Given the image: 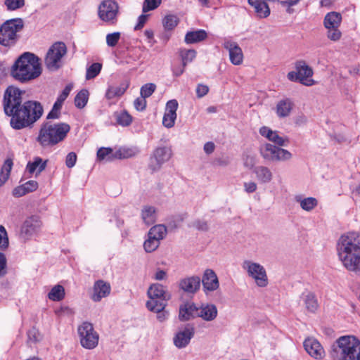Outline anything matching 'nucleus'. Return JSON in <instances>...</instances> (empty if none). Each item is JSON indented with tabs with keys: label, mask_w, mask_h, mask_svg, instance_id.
<instances>
[{
	"label": "nucleus",
	"mask_w": 360,
	"mask_h": 360,
	"mask_svg": "<svg viewBox=\"0 0 360 360\" xmlns=\"http://www.w3.org/2000/svg\"><path fill=\"white\" fill-rule=\"evenodd\" d=\"M333 360H360V341L354 336L340 337L331 346Z\"/></svg>",
	"instance_id": "20e7f679"
},
{
	"label": "nucleus",
	"mask_w": 360,
	"mask_h": 360,
	"mask_svg": "<svg viewBox=\"0 0 360 360\" xmlns=\"http://www.w3.org/2000/svg\"><path fill=\"white\" fill-rule=\"evenodd\" d=\"M4 5L7 10L15 11L24 6L25 0H5Z\"/></svg>",
	"instance_id": "09e8293b"
},
{
	"label": "nucleus",
	"mask_w": 360,
	"mask_h": 360,
	"mask_svg": "<svg viewBox=\"0 0 360 360\" xmlns=\"http://www.w3.org/2000/svg\"><path fill=\"white\" fill-rule=\"evenodd\" d=\"M27 193L26 192L25 188L23 186V185H21V186H19L15 188L13 191V195L15 197H21V196L26 195Z\"/></svg>",
	"instance_id": "69168bd1"
},
{
	"label": "nucleus",
	"mask_w": 360,
	"mask_h": 360,
	"mask_svg": "<svg viewBox=\"0 0 360 360\" xmlns=\"http://www.w3.org/2000/svg\"><path fill=\"white\" fill-rule=\"evenodd\" d=\"M121 37V34L119 32L110 33L106 35V44L110 47L115 46Z\"/></svg>",
	"instance_id": "603ef678"
},
{
	"label": "nucleus",
	"mask_w": 360,
	"mask_h": 360,
	"mask_svg": "<svg viewBox=\"0 0 360 360\" xmlns=\"http://www.w3.org/2000/svg\"><path fill=\"white\" fill-rule=\"evenodd\" d=\"M129 86V83L128 82H122L118 86L109 85L105 95L106 99L112 100L121 97L125 93Z\"/></svg>",
	"instance_id": "bb28decb"
},
{
	"label": "nucleus",
	"mask_w": 360,
	"mask_h": 360,
	"mask_svg": "<svg viewBox=\"0 0 360 360\" xmlns=\"http://www.w3.org/2000/svg\"><path fill=\"white\" fill-rule=\"evenodd\" d=\"M41 74V67L39 58L30 52L22 54L11 69V75L22 83L33 80L39 77Z\"/></svg>",
	"instance_id": "7ed1b4c3"
},
{
	"label": "nucleus",
	"mask_w": 360,
	"mask_h": 360,
	"mask_svg": "<svg viewBox=\"0 0 360 360\" xmlns=\"http://www.w3.org/2000/svg\"><path fill=\"white\" fill-rule=\"evenodd\" d=\"M65 289L60 285L52 288L48 294V297L52 301H60L65 297Z\"/></svg>",
	"instance_id": "4c0bfd02"
},
{
	"label": "nucleus",
	"mask_w": 360,
	"mask_h": 360,
	"mask_svg": "<svg viewBox=\"0 0 360 360\" xmlns=\"http://www.w3.org/2000/svg\"><path fill=\"white\" fill-rule=\"evenodd\" d=\"M167 302L162 299H150L146 302V307L150 311L160 312L165 309L167 306Z\"/></svg>",
	"instance_id": "c9c22d12"
},
{
	"label": "nucleus",
	"mask_w": 360,
	"mask_h": 360,
	"mask_svg": "<svg viewBox=\"0 0 360 360\" xmlns=\"http://www.w3.org/2000/svg\"><path fill=\"white\" fill-rule=\"evenodd\" d=\"M195 334V328L193 325L187 324L184 328L180 329L173 338L174 345L179 349L186 347Z\"/></svg>",
	"instance_id": "4468645a"
},
{
	"label": "nucleus",
	"mask_w": 360,
	"mask_h": 360,
	"mask_svg": "<svg viewBox=\"0 0 360 360\" xmlns=\"http://www.w3.org/2000/svg\"><path fill=\"white\" fill-rule=\"evenodd\" d=\"M342 21V15L338 12H330L324 18L323 25L327 28L339 27Z\"/></svg>",
	"instance_id": "c85d7f7f"
},
{
	"label": "nucleus",
	"mask_w": 360,
	"mask_h": 360,
	"mask_svg": "<svg viewBox=\"0 0 360 360\" xmlns=\"http://www.w3.org/2000/svg\"><path fill=\"white\" fill-rule=\"evenodd\" d=\"M242 268L248 276L254 280L255 284L260 288H265L269 284V279L265 268L259 263L251 260H244Z\"/></svg>",
	"instance_id": "6e6552de"
},
{
	"label": "nucleus",
	"mask_w": 360,
	"mask_h": 360,
	"mask_svg": "<svg viewBox=\"0 0 360 360\" xmlns=\"http://www.w3.org/2000/svg\"><path fill=\"white\" fill-rule=\"evenodd\" d=\"M229 163V160L227 158H216L213 162V164L214 165L222 166V167L228 165Z\"/></svg>",
	"instance_id": "774afa93"
},
{
	"label": "nucleus",
	"mask_w": 360,
	"mask_h": 360,
	"mask_svg": "<svg viewBox=\"0 0 360 360\" xmlns=\"http://www.w3.org/2000/svg\"><path fill=\"white\" fill-rule=\"evenodd\" d=\"M303 302L307 311L314 313L318 309L319 304L316 295L313 292L303 295Z\"/></svg>",
	"instance_id": "72a5a7b5"
},
{
	"label": "nucleus",
	"mask_w": 360,
	"mask_h": 360,
	"mask_svg": "<svg viewBox=\"0 0 360 360\" xmlns=\"http://www.w3.org/2000/svg\"><path fill=\"white\" fill-rule=\"evenodd\" d=\"M111 290L109 283L103 280H98L94 283L91 299L94 302H100L102 298L108 297Z\"/></svg>",
	"instance_id": "a211bd4d"
},
{
	"label": "nucleus",
	"mask_w": 360,
	"mask_h": 360,
	"mask_svg": "<svg viewBox=\"0 0 360 360\" xmlns=\"http://www.w3.org/2000/svg\"><path fill=\"white\" fill-rule=\"evenodd\" d=\"M88 99V90L82 89L75 97V105L77 108L82 109L86 105Z\"/></svg>",
	"instance_id": "58836bf2"
},
{
	"label": "nucleus",
	"mask_w": 360,
	"mask_h": 360,
	"mask_svg": "<svg viewBox=\"0 0 360 360\" xmlns=\"http://www.w3.org/2000/svg\"><path fill=\"white\" fill-rule=\"evenodd\" d=\"M160 242L153 238V236H148V238L143 243V248L146 252L150 253L158 249Z\"/></svg>",
	"instance_id": "a19ab883"
},
{
	"label": "nucleus",
	"mask_w": 360,
	"mask_h": 360,
	"mask_svg": "<svg viewBox=\"0 0 360 360\" xmlns=\"http://www.w3.org/2000/svg\"><path fill=\"white\" fill-rule=\"evenodd\" d=\"M134 108L137 110H139V111L143 110L146 107V98L142 97L141 96V97L136 98L134 102Z\"/></svg>",
	"instance_id": "13d9d810"
},
{
	"label": "nucleus",
	"mask_w": 360,
	"mask_h": 360,
	"mask_svg": "<svg viewBox=\"0 0 360 360\" xmlns=\"http://www.w3.org/2000/svg\"><path fill=\"white\" fill-rule=\"evenodd\" d=\"M202 283L205 292L214 291L219 286L217 274L210 269H207L205 271L202 278Z\"/></svg>",
	"instance_id": "aec40b11"
},
{
	"label": "nucleus",
	"mask_w": 360,
	"mask_h": 360,
	"mask_svg": "<svg viewBox=\"0 0 360 360\" xmlns=\"http://www.w3.org/2000/svg\"><path fill=\"white\" fill-rule=\"evenodd\" d=\"M24 94V91L13 86L7 87L4 94V111L11 117V127L17 130L32 127L44 112L40 102L33 100L23 101Z\"/></svg>",
	"instance_id": "f257e3e1"
},
{
	"label": "nucleus",
	"mask_w": 360,
	"mask_h": 360,
	"mask_svg": "<svg viewBox=\"0 0 360 360\" xmlns=\"http://www.w3.org/2000/svg\"><path fill=\"white\" fill-rule=\"evenodd\" d=\"M148 16H149L148 15H146V14L141 15L138 18V22H137L136 25L134 27V30H139L142 29L144 25L146 24Z\"/></svg>",
	"instance_id": "0e129e2a"
},
{
	"label": "nucleus",
	"mask_w": 360,
	"mask_h": 360,
	"mask_svg": "<svg viewBox=\"0 0 360 360\" xmlns=\"http://www.w3.org/2000/svg\"><path fill=\"white\" fill-rule=\"evenodd\" d=\"M209 91V87L207 85L199 84L196 88V94L198 98L205 96Z\"/></svg>",
	"instance_id": "680f3d73"
},
{
	"label": "nucleus",
	"mask_w": 360,
	"mask_h": 360,
	"mask_svg": "<svg viewBox=\"0 0 360 360\" xmlns=\"http://www.w3.org/2000/svg\"><path fill=\"white\" fill-rule=\"evenodd\" d=\"M70 131V126L65 122L44 123L39 131L37 141L43 147L53 146L63 141Z\"/></svg>",
	"instance_id": "39448f33"
},
{
	"label": "nucleus",
	"mask_w": 360,
	"mask_h": 360,
	"mask_svg": "<svg viewBox=\"0 0 360 360\" xmlns=\"http://www.w3.org/2000/svg\"><path fill=\"white\" fill-rule=\"evenodd\" d=\"M41 222L39 217L37 215H32L27 217L21 227V233L25 236H30L34 233L41 226Z\"/></svg>",
	"instance_id": "b1692460"
},
{
	"label": "nucleus",
	"mask_w": 360,
	"mask_h": 360,
	"mask_svg": "<svg viewBox=\"0 0 360 360\" xmlns=\"http://www.w3.org/2000/svg\"><path fill=\"white\" fill-rule=\"evenodd\" d=\"M327 37L329 39L335 41L340 39L342 33L340 31L339 27L327 28Z\"/></svg>",
	"instance_id": "864d4df0"
},
{
	"label": "nucleus",
	"mask_w": 360,
	"mask_h": 360,
	"mask_svg": "<svg viewBox=\"0 0 360 360\" xmlns=\"http://www.w3.org/2000/svg\"><path fill=\"white\" fill-rule=\"evenodd\" d=\"M7 259L6 255L0 252V278L7 274Z\"/></svg>",
	"instance_id": "6e6d98bb"
},
{
	"label": "nucleus",
	"mask_w": 360,
	"mask_h": 360,
	"mask_svg": "<svg viewBox=\"0 0 360 360\" xmlns=\"http://www.w3.org/2000/svg\"><path fill=\"white\" fill-rule=\"evenodd\" d=\"M97 158L99 160L112 161L116 158L111 148H101L97 151Z\"/></svg>",
	"instance_id": "ea45409f"
},
{
	"label": "nucleus",
	"mask_w": 360,
	"mask_h": 360,
	"mask_svg": "<svg viewBox=\"0 0 360 360\" xmlns=\"http://www.w3.org/2000/svg\"><path fill=\"white\" fill-rule=\"evenodd\" d=\"M180 56L182 59V64L186 67L188 63L193 61L196 56V51L194 49H183L180 51Z\"/></svg>",
	"instance_id": "79ce46f5"
},
{
	"label": "nucleus",
	"mask_w": 360,
	"mask_h": 360,
	"mask_svg": "<svg viewBox=\"0 0 360 360\" xmlns=\"http://www.w3.org/2000/svg\"><path fill=\"white\" fill-rule=\"evenodd\" d=\"M72 89V84H68L57 98L58 100L64 102L65 101V99L68 98V96H69Z\"/></svg>",
	"instance_id": "e2e57ef3"
},
{
	"label": "nucleus",
	"mask_w": 360,
	"mask_h": 360,
	"mask_svg": "<svg viewBox=\"0 0 360 360\" xmlns=\"http://www.w3.org/2000/svg\"><path fill=\"white\" fill-rule=\"evenodd\" d=\"M217 314L218 310L214 304L206 303L198 306V318L204 321H212L217 318Z\"/></svg>",
	"instance_id": "6ab92c4d"
},
{
	"label": "nucleus",
	"mask_w": 360,
	"mask_h": 360,
	"mask_svg": "<svg viewBox=\"0 0 360 360\" xmlns=\"http://www.w3.org/2000/svg\"><path fill=\"white\" fill-rule=\"evenodd\" d=\"M178 24V18L176 15H168L163 19V25L166 30L174 29Z\"/></svg>",
	"instance_id": "de8ad7c7"
},
{
	"label": "nucleus",
	"mask_w": 360,
	"mask_h": 360,
	"mask_svg": "<svg viewBox=\"0 0 360 360\" xmlns=\"http://www.w3.org/2000/svg\"><path fill=\"white\" fill-rule=\"evenodd\" d=\"M295 71L289 72L287 78L291 82H299L303 85L310 86L314 84L311 79L313 70L304 60H298L295 65Z\"/></svg>",
	"instance_id": "1a4fd4ad"
},
{
	"label": "nucleus",
	"mask_w": 360,
	"mask_h": 360,
	"mask_svg": "<svg viewBox=\"0 0 360 360\" xmlns=\"http://www.w3.org/2000/svg\"><path fill=\"white\" fill-rule=\"evenodd\" d=\"M119 5L113 0H103L98 8V18L108 25H115L117 21Z\"/></svg>",
	"instance_id": "f8f14e48"
},
{
	"label": "nucleus",
	"mask_w": 360,
	"mask_h": 360,
	"mask_svg": "<svg viewBox=\"0 0 360 360\" xmlns=\"http://www.w3.org/2000/svg\"><path fill=\"white\" fill-rule=\"evenodd\" d=\"M207 37V33L203 30L188 32L185 36V42L186 44L198 43L205 39Z\"/></svg>",
	"instance_id": "2f4dec72"
},
{
	"label": "nucleus",
	"mask_w": 360,
	"mask_h": 360,
	"mask_svg": "<svg viewBox=\"0 0 360 360\" xmlns=\"http://www.w3.org/2000/svg\"><path fill=\"white\" fill-rule=\"evenodd\" d=\"M28 343H36L40 340V334L39 331L32 328L27 332Z\"/></svg>",
	"instance_id": "5fc2aeb1"
},
{
	"label": "nucleus",
	"mask_w": 360,
	"mask_h": 360,
	"mask_svg": "<svg viewBox=\"0 0 360 360\" xmlns=\"http://www.w3.org/2000/svg\"><path fill=\"white\" fill-rule=\"evenodd\" d=\"M257 184L253 181L245 182L244 184L245 191L247 193H253L257 190Z\"/></svg>",
	"instance_id": "338daca9"
},
{
	"label": "nucleus",
	"mask_w": 360,
	"mask_h": 360,
	"mask_svg": "<svg viewBox=\"0 0 360 360\" xmlns=\"http://www.w3.org/2000/svg\"><path fill=\"white\" fill-rule=\"evenodd\" d=\"M9 246L8 233L3 225H0V250L4 251Z\"/></svg>",
	"instance_id": "c03bdc74"
},
{
	"label": "nucleus",
	"mask_w": 360,
	"mask_h": 360,
	"mask_svg": "<svg viewBox=\"0 0 360 360\" xmlns=\"http://www.w3.org/2000/svg\"><path fill=\"white\" fill-rule=\"evenodd\" d=\"M337 250L338 257L345 269L360 276V234L349 232L341 236Z\"/></svg>",
	"instance_id": "f03ea898"
},
{
	"label": "nucleus",
	"mask_w": 360,
	"mask_h": 360,
	"mask_svg": "<svg viewBox=\"0 0 360 360\" xmlns=\"http://www.w3.org/2000/svg\"><path fill=\"white\" fill-rule=\"evenodd\" d=\"M136 154V151L132 148H120L115 153V157L116 158H129L134 156Z\"/></svg>",
	"instance_id": "49530a36"
},
{
	"label": "nucleus",
	"mask_w": 360,
	"mask_h": 360,
	"mask_svg": "<svg viewBox=\"0 0 360 360\" xmlns=\"http://www.w3.org/2000/svg\"><path fill=\"white\" fill-rule=\"evenodd\" d=\"M257 179L262 184L269 183L273 179V174L271 169L263 165L257 166L254 168Z\"/></svg>",
	"instance_id": "cd10ccee"
},
{
	"label": "nucleus",
	"mask_w": 360,
	"mask_h": 360,
	"mask_svg": "<svg viewBox=\"0 0 360 360\" xmlns=\"http://www.w3.org/2000/svg\"><path fill=\"white\" fill-rule=\"evenodd\" d=\"M223 46L224 49L229 51L231 62L235 65H240L243 62V54L241 48L237 43L229 39H225Z\"/></svg>",
	"instance_id": "2eb2a0df"
},
{
	"label": "nucleus",
	"mask_w": 360,
	"mask_h": 360,
	"mask_svg": "<svg viewBox=\"0 0 360 360\" xmlns=\"http://www.w3.org/2000/svg\"><path fill=\"white\" fill-rule=\"evenodd\" d=\"M81 345L87 349H92L97 347L99 340V335L94 330L92 323L83 322L77 328Z\"/></svg>",
	"instance_id": "9d476101"
},
{
	"label": "nucleus",
	"mask_w": 360,
	"mask_h": 360,
	"mask_svg": "<svg viewBox=\"0 0 360 360\" xmlns=\"http://www.w3.org/2000/svg\"><path fill=\"white\" fill-rule=\"evenodd\" d=\"M22 185L27 193L34 191L38 188V183L34 180L28 181Z\"/></svg>",
	"instance_id": "bf43d9fd"
},
{
	"label": "nucleus",
	"mask_w": 360,
	"mask_h": 360,
	"mask_svg": "<svg viewBox=\"0 0 360 360\" xmlns=\"http://www.w3.org/2000/svg\"><path fill=\"white\" fill-rule=\"evenodd\" d=\"M48 160L43 161L40 157H35L32 162H29L27 165V169L30 174L37 172V175L43 172L47 165Z\"/></svg>",
	"instance_id": "c756f323"
},
{
	"label": "nucleus",
	"mask_w": 360,
	"mask_h": 360,
	"mask_svg": "<svg viewBox=\"0 0 360 360\" xmlns=\"http://www.w3.org/2000/svg\"><path fill=\"white\" fill-rule=\"evenodd\" d=\"M77 155L74 152L69 153L65 158V165L68 168L73 167L77 162Z\"/></svg>",
	"instance_id": "4d7b16f0"
},
{
	"label": "nucleus",
	"mask_w": 360,
	"mask_h": 360,
	"mask_svg": "<svg viewBox=\"0 0 360 360\" xmlns=\"http://www.w3.org/2000/svg\"><path fill=\"white\" fill-rule=\"evenodd\" d=\"M24 23L21 18L6 20L0 27V44L8 46L13 45L18 39L17 33L23 28Z\"/></svg>",
	"instance_id": "423d86ee"
},
{
	"label": "nucleus",
	"mask_w": 360,
	"mask_h": 360,
	"mask_svg": "<svg viewBox=\"0 0 360 360\" xmlns=\"http://www.w3.org/2000/svg\"><path fill=\"white\" fill-rule=\"evenodd\" d=\"M156 89V86L153 83H148L142 86L141 88V96L143 98H148L150 96Z\"/></svg>",
	"instance_id": "3c124183"
},
{
	"label": "nucleus",
	"mask_w": 360,
	"mask_h": 360,
	"mask_svg": "<svg viewBox=\"0 0 360 360\" xmlns=\"http://www.w3.org/2000/svg\"><path fill=\"white\" fill-rule=\"evenodd\" d=\"M193 226L199 231H207L208 230V224L207 221L203 220H196L193 222Z\"/></svg>",
	"instance_id": "052dcab7"
},
{
	"label": "nucleus",
	"mask_w": 360,
	"mask_h": 360,
	"mask_svg": "<svg viewBox=\"0 0 360 360\" xmlns=\"http://www.w3.org/2000/svg\"><path fill=\"white\" fill-rule=\"evenodd\" d=\"M102 65L98 63H94L86 70V79H91L96 77L101 72Z\"/></svg>",
	"instance_id": "37998d69"
},
{
	"label": "nucleus",
	"mask_w": 360,
	"mask_h": 360,
	"mask_svg": "<svg viewBox=\"0 0 360 360\" xmlns=\"http://www.w3.org/2000/svg\"><path fill=\"white\" fill-rule=\"evenodd\" d=\"M260 134L274 143L278 146H284L288 142L287 138L280 136L277 131H273L267 127H262L259 129Z\"/></svg>",
	"instance_id": "393cba45"
},
{
	"label": "nucleus",
	"mask_w": 360,
	"mask_h": 360,
	"mask_svg": "<svg viewBox=\"0 0 360 360\" xmlns=\"http://www.w3.org/2000/svg\"><path fill=\"white\" fill-rule=\"evenodd\" d=\"M147 293L150 299L158 298L168 301L171 298V295L166 290L165 287L160 283L152 284Z\"/></svg>",
	"instance_id": "a878e982"
},
{
	"label": "nucleus",
	"mask_w": 360,
	"mask_h": 360,
	"mask_svg": "<svg viewBox=\"0 0 360 360\" xmlns=\"http://www.w3.org/2000/svg\"><path fill=\"white\" fill-rule=\"evenodd\" d=\"M178 102L176 100H170L166 104L165 112L162 118V124L167 128L174 125L176 119Z\"/></svg>",
	"instance_id": "f3484780"
},
{
	"label": "nucleus",
	"mask_w": 360,
	"mask_h": 360,
	"mask_svg": "<svg viewBox=\"0 0 360 360\" xmlns=\"http://www.w3.org/2000/svg\"><path fill=\"white\" fill-rule=\"evenodd\" d=\"M304 347L306 352L316 359H321L325 355V351L317 340L309 338L304 341Z\"/></svg>",
	"instance_id": "dca6fc26"
},
{
	"label": "nucleus",
	"mask_w": 360,
	"mask_h": 360,
	"mask_svg": "<svg viewBox=\"0 0 360 360\" xmlns=\"http://www.w3.org/2000/svg\"><path fill=\"white\" fill-rule=\"evenodd\" d=\"M162 0H144L142 11L146 13L149 11L157 8L161 4Z\"/></svg>",
	"instance_id": "8fccbe9b"
},
{
	"label": "nucleus",
	"mask_w": 360,
	"mask_h": 360,
	"mask_svg": "<svg viewBox=\"0 0 360 360\" xmlns=\"http://www.w3.org/2000/svg\"><path fill=\"white\" fill-rule=\"evenodd\" d=\"M167 233L166 226L164 224H157L150 229L148 236H153V238L160 242L166 237Z\"/></svg>",
	"instance_id": "f704fd0d"
},
{
	"label": "nucleus",
	"mask_w": 360,
	"mask_h": 360,
	"mask_svg": "<svg viewBox=\"0 0 360 360\" xmlns=\"http://www.w3.org/2000/svg\"><path fill=\"white\" fill-rule=\"evenodd\" d=\"M261 156L267 162H285L292 158V153L286 149L269 143L262 144L259 147Z\"/></svg>",
	"instance_id": "0eeeda50"
},
{
	"label": "nucleus",
	"mask_w": 360,
	"mask_h": 360,
	"mask_svg": "<svg viewBox=\"0 0 360 360\" xmlns=\"http://www.w3.org/2000/svg\"><path fill=\"white\" fill-rule=\"evenodd\" d=\"M198 318V305L193 302H186L180 305L179 319L181 321Z\"/></svg>",
	"instance_id": "4be33fe9"
},
{
	"label": "nucleus",
	"mask_w": 360,
	"mask_h": 360,
	"mask_svg": "<svg viewBox=\"0 0 360 360\" xmlns=\"http://www.w3.org/2000/svg\"><path fill=\"white\" fill-rule=\"evenodd\" d=\"M172 155V150L169 147L157 148L150 158L148 167L153 172L158 171L162 165L171 158Z\"/></svg>",
	"instance_id": "ddd939ff"
},
{
	"label": "nucleus",
	"mask_w": 360,
	"mask_h": 360,
	"mask_svg": "<svg viewBox=\"0 0 360 360\" xmlns=\"http://www.w3.org/2000/svg\"><path fill=\"white\" fill-rule=\"evenodd\" d=\"M200 278L199 276H193L181 279L179 286L180 289L187 293H195L200 287Z\"/></svg>",
	"instance_id": "5701e85b"
},
{
	"label": "nucleus",
	"mask_w": 360,
	"mask_h": 360,
	"mask_svg": "<svg viewBox=\"0 0 360 360\" xmlns=\"http://www.w3.org/2000/svg\"><path fill=\"white\" fill-rule=\"evenodd\" d=\"M295 200L307 212L313 210L318 205V200L314 197L303 198L302 195H296Z\"/></svg>",
	"instance_id": "7c9ffc66"
},
{
	"label": "nucleus",
	"mask_w": 360,
	"mask_h": 360,
	"mask_svg": "<svg viewBox=\"0 0 360 360\" xmlns=\"http://www.w3.org/2000/svg\"><path fill=\"white\" fill-rule=\"evenodd\" d=\"M293 108L294 103L292 99L284 98L277 102L275 107V112L278 118H285L290 115Z\"/></svg>",
	"instance_id": "412c9836"
},
{
	"label": "nucleus",
	"mask_w": 360,
	"mask_h": 360,
	"mask_svg": "<svg viewBox=\"0 0 360 360\" xmlns=\"http://www.w3.org/2000/svg\"><path fill=\"white\" fill-rule=\"evenodd\" d=\"M13 160L10 158L5 160L0 172V187L8 180L13 167Z\"/></svg>",
	"instance_id": "e433bc0d"
},
{
	"label": "nucleus",
	"mask_w": 360,
	"mask_h": 360,
	"mask_svg": "<svg viewBox=\"0 0 360 360\" xmlns=\"http://www.w3.org/2000/svg\"><path fill=\"white\" fill-rule=\"evenodd\" d=\"M141 218L148 226L154 224L156 221L155 208L153 206H144L141 211Z\"/></svg>",
	"instance_id": "473e14b6"
},
{
	"label": "nucleus",
	"mask_w": 360,
	"mask_h": 360,
	"mask_svg": "<svg viewBox=\"0 0 360 360\" xmlns=\"http://www.w3.org/2000/svg\"><path fill=\"white\" fill-rule=\"evenodd\" d=\"M116 120L120 125L127 127L131 123L132 117L127 112L123 111L117 115Z\"/></svg>",
	"instance_id": "a18cd8bd"
},
{
	"label": "nucleus",
	"mask_w": 360,
	"mask_h": 360,
	"mask_svg": "<svg viewBox=\"0 0 360 360\" xmlns=\"http://www.w3.org/2000/svg\"><path fill=\"white\" fill-rule=\"evenodd\" d=\"M67 48L63 42H56L49 49L45 57V65L50 70H58L61 58L66 54Z\"/></svg>",
	"instance_id": "9b49d317"
}]
</instances>
